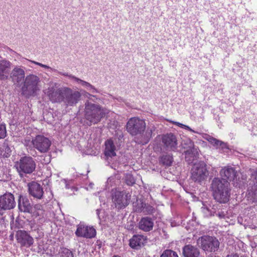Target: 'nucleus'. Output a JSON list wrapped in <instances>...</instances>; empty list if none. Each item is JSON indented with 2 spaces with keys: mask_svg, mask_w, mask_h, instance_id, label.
Returning <instances> with one entry per match:
<instances>
[{
  "mask_svg": "<svg viewBox=\"0 0 257 257\" xmlns=\"http://www.w3.org/2000/svg\"><path fill=\"white\" fill-rule=\"evenodd\" d=\"M126 130L132 136H137L136 142L138 144H147L152 136V133L155 130L153 124L146 126L144 119L138 117L131 118L126 123Z\"/></svg>",
  "mask_w": 257,
  "mask_h": 257,
  "instance_id": "obj_1",
  "label": "nucleus"
},
{
  "mask_svg": "<svg viewBox=\"0 0 257 257\" xmlns=\"http://www.w3.org/2000/svg\"><path fill=\"white\" fill-rule=\"evenodd\" d=\"M47 95L53 103H64L66 106L75 105L81 99V94L77 90L67 86L55 88L49 87L47 91Z\"/></svg>",
  "mask_w": 257,
  "mask_h": 257,
  "instance_id": "obj_2",
  "label": "nucleus"
},
{
  "mask_svg": "<svg viewBox=\"0 0 257 257\" xmlns=\"http://www.w3.org/2000/svg\"><path fill=\"white\" fill-rule=\"evenodd\" d=\"M106 112V109L100 105L86 101L84 108L85 123L88 126L97 123L104 117Z\"/></svg>",
  "mask_w": 257,
  "mask_h": 257,
  "instance_id": "obj_3",
  "label": "nucleus"
},
{
  "mask_svg": "<svg viewBox=\"0 0 257 257\" xmlns=\"http://www.w3.org/2000/svg\"><path fill=\"white\" fill-rule=\"evenodd\" d=\"M229 183L222 179L215 178L212 182V189L215 200L220 203H226L229 199Z\"/></svg>",
  "mask_w": 257,
  "mask_h": 257,
  "instance_id": "obj_4",
  "label": "nucleus"
},
{
  "mask_svg": "<svg viewBox=\"0 0 257 257\" xmlns=\"http://www.w3.org/2000/svg\"><path fill=\"white\" fill-rule=\"evenodd\" d=\"M27 63H26L25 64L29 67L31 68H33V67L30 64H34L35 65H38L42 68H44L48 70L50 72H55L58 73V74L66 76L68 77L70 79L73 80L74 81L76 82L78 84H81V85L84 88H85L87 91H89L91 93H99V91L92 85H91L90 83H89L88 82H86L85 81H84L83 80H81L75 76L69 74L67 72H63L61 71H58L57 70H56L55 68H53L52 67H49L48 65L43 64L41 63L33 61V60H30L27 59Z\"/></svg>",
  "mask_w": 257,
  "mask_h": 257,
  "instance_id": "obj_5",
  "label": "nucleus"
},
{
  "mask_svg": "<svg viewBox=\"0 0 257 257\" xmlns=\"http://www.w3.org/2000/svg\"><path fill=\"white\" fill-rule=\"evenodd\" d=\"M40 78L35 74L28 75L24 81L22 88L23 93L25 95H32L34 94L39 90L38 84Z\"/></svg>",
  "mask_w": 257,
  "mask_h": 257,
  "instance_id": "obj_6",
  "label": "nucleus"
},
{
  "mask_svg": "<svg viewBox=\"0 0 257 257\" xmlns=\"http://www.w3.org/2000/svg\"><path fill=\"white\" fill-rule=\"evenodd\" d=\"M197 243L202 249L208 252L216 251L220 244L216 237L209 235H204L199 237Z\"/></svg>",
  "mask_w": 257,
  "mask_h": 257,
  "instance_id": "obj_7",
  "label": "nucleus"
},
{
  "mask_svg": "<svg viewBox=\"0 0 257 257\" xmlns=\"http://www.w3.org/2000/svg\"><path fill=\"white\" fill-rule=\"evenodd\" d=\"M15 167L20 175L22 173L31 174L36 168V163L31 157L25 156L16 163Z\"/></svg>",
  "mask_w": 257,
  "mask_h": 257,
  "instance_id": "obj_8",
  "label": "nucleus"
},
{
  "mask_svg": "<svg viewBox=\"0 0 257 257\" xmlns=\"http://www.w3.org/2000/svg\"><path fill=\"white\" fill-rule=\"evenodd\" d=\"M208 175L206 164L200 161L194 164L191 169V178L195 182H201L204 180Z\"/></svg>",
  "mask_w": 257,
  "mask_h": 257,
  "instance_id": "obj_9",
  "label": "nucleus"
},
{
  "mask_svg": "<svg viewBox=\"0 0 257 257\" xmlns=\"http://www.w3.org/2000/svg\"><path fill=\"white\" fill-rule=\"evenodd\" d=\"M131 195L125 191H115L112 195V200L118 209L125 208L129 204Z\"/></svg>",
  "mask_w": 257,
  "mask_h": 257,
  "instance_id": "obj_10",
  "label": "nucleus"
},
{
  "mask_svg": "<svg viewBox=\"0 0 257 257\" xmlns=\"http://www.w3.org/2000/svg\"><path fill=\"white\" fill-rule=\"evenodd\" d=\"M220 174L222 177L221 179L227 181L228 182L232 181L234 183H236V186H240L241 182L243 183V182L240 179L239 177H238V173L237 171L232 167H224L221 170Z\"/></svg>",
  "mask_w": 257,
  "mask_h": 257,
  "instance_id": "obj_11",
  "label": "nucleus"
},
{
  "mask_svg": "<svg viewBox=\"0 0 257 257\" xmlns=\"http://www.w3.org/2000/svg\"><path fill=\"white\" fill-rule=\"evenodd\" d=\"M33 148L39 152H47L51 145V141L43 135H39L33 139Z\"/></svg>",
  "mask_w": 257,
  "mask_h": 257,
  "instance_id": "obj_12",
  "label": "nucleus"
},
{
  "mask_svg": "<svg viewBox=\"0 0 257 257\" xmlns=\"http://www.w3.org/2000/svg\"><path fill=\"white\" fill-rule=\"evenodd\" d=\"M14 196L11 193H6L0 196V215L5 211L13 209L16 206Z\"/></svg>",
  "mask_w": 257,
  "mask_h": 257,
  "instance_id": "obj_13",
  "label": "nucleus"
},
{
  "mask_svg": "<svg viewBox=\"0 0 257 257\" xmlns=\"http://www.w3.org/2000/svg\"><path fill=\"white\" fill-rule=\"evenodd\" d=\"M162 145L168 151H176L178 149V141L175 135L172 133L163 135L161 138Z\"/></svg>",
  "mask_w": 257,
  "mask_h": 257,
  "instance_id": "obj_14",
  "label": "nucleus"
},
{
  "mask_svg": "<svg viewBox=\"0 0 257 257\" xmlns=\"http://www.w3.org/2000/svg\"><path fill=\"white\" fill-rule=\"evenodd\" d=\"M9 76L15 85L20 86L26 78L24 67L19 66H15L11 71Z\"/></svg>",
  "mask_w": 257,
  "mask_h": 257,
  "instance_id": "obj_15",
  "label": "nucleus"
},
{
  "mask_svg": "<svg viewBox=\"0 0 257 257\" xmlns=\"http://www.w3.org/2000/svg\"><path fill=\"white\" fill-rule=\"evenodd\" d=\"M16 237L18 243H20L22 246L28 247L33 243V237L25 230H18Z\"/></svg>",
  "mask_w": 257,
  "mask_h": 257,
  "instance_id": "obj_16",
  "label": "nucleus"
},
{
  "mask_svg": "<svg viewBox=\"0 0 257 257\" xmlns=\"http://www.w3.org/2000/svg\"><path fill=\"white\" fill-rule=\"evenodd\" d=\"M75 234L78 237L91 238L96 235V230L92 226L80 224L77 226Z\"/></svg>",
  "mask_w": 257,
  "mask_h": 257,
  "instance_id": "obj_17",
  "label": "nucleus"
},
{
  "mask_svg": "<svg viewBox=\"0 0 257 257\" xmlns=\"http://www.w3.org/2000/svg\"><path fill=\"white\" fill-rule=\"evenodd\" d=\"M12 63L5 58L0 60V80H5L11 73Z\"/></svg>",
  "mask_w": 257,
  "mask_h": 257,
  "instance_id": "obj_18",
  "label": "nucleus"
},
{
  "mask_svg": "<svg viewBox=\"0 0 257 257\" xmlns=\"http://www.w3.org/2000/svg\"><path fill=\"white\" fill-rule=\"evenodd\" d=\"M28 190L30 194L33 197L41 199L43 196L44 191L43 188L35 182H32L28 184Z\"/></svg>",
  "mask_w": 257,
  "mask_h": 257,
  "instance_id": "obj_19",
  "label": "nucleus"
},
{
  "mask_svg": "<svg viewBox=\"0 0 257 257\" xmlns=\"http://www.w3.org/2000/svg\"><path fill=\"white\" fill-rule=\"evenodd\" d=\"M154 225V220L149 217L141 218L138 224L139 228L145 232L152 230Z\"/></svg>",
  "mask_w": 257,
  "mask_h": 257,
  "instance_id": "obj_20",
  "label": "nucleus"
},
{
  "mask_svg": "<svg viewBox=\"0 0 257 257\" xmlns=\"http://www.w3.org/2000/svg\"><path fill=\"white\" fill-rule=\"evenodd\" d=\"M146 239L147 237L144 235H134L130 240V245L133 248L137 249L144 245Z\"/></svg>",
  "mask_w": 257,
  "mask_h": 257,
  "instance_id": "obj_21",
  "label": "nucleus"
},
{
  "mask_svg": "<svg viewBox=\"0 0 257 257\" xmlns=\"http://www.w3.org/2000/svg\"><path fill=\"white\" fill-rule=\"evenodd\" d=\"M183 254L184 257H199L200 251L196 247L188 244L183 248Z\"/></svg>",
  "mask_w": 257,
  "mask_h": 257,
  "instance_id": "obj_22",
  "label": "nucleus"
},
{
  "mask_svg": "<svg viewBox=\"0 0 257 257\" xmlns=\"http://www.w3.org/2000/svg\"><path fill=\"white\" fill-rule=\"evenodd\" d=\"M105 146L104 154L107 158L116 156V147L111 139H108L105 141Z\"/></svg>",
  "mask_w": 257,
  "mask_h": 257,
  "instance_id": "obj_23",
  "label": "nucleus"
},
{
  "mask_svg": "<svg viewBox=\"0 0 257 257\" xmlns=\"http://www.w3.org/2000/svg\"><path fill=\"white\" fill-rule=\"evenodd\" d=\"M18 207L21 211L28 213L33 212L32 207L31 206L29 200L27 198L22 196L20 197Z\"/></svg>",
  "mask_w": 257,
  "mask_h": 257,
  "instance_id": "obj_24",
  "label": "nucleus"
},
{
  "mask_svg": "<svg viewBox=\"0 0 257 257\" xmlns=\"http://www.w3.org/2000/svg\"><path fill=\"white\" fill-rule=\"evenodd\" d=\"M185 159L189 162H192L196 159L199 156V150L198 148L193 147L185 152Z\"/></svg>",
  "mask_w": 257,
  "mask_h": 257,
  "instance_id": "obj_25",
  "label": "nucleus"
},
{
  "mask_svg": "<svg viewBox=\"0 0 257 257\" xmlns=\"http://www.w3.org/2000/svg\"><path fill=\"white\" fill-rule=\"evenodd\" d=\"M204 138L217 149L220 148L224 149L226 148V144L224 142L217 140L210 136L206 135Z\"/></svg>",
  "mask_w": 257,
  "mask_h": 257,
  "instance_id": "obj_26",
  "label": "nucleus"
},
{
  "mask_svg": "<svg viewBox=\"0 0 257 257\" xmlns=\"http://www.w3.org/2000/svg\"><path fill=\"white\" fill-rule=\"evenodd\" d=\"M247 197L252 202H257V184H254L247 190Z\"/></svg>",
  "mask_w": 257,
  "mask_h": 257,
  "instance_id": "obj_27",
  "label": "nucleus"
},
{
  "mask_svg": "<svg viewBox=\"0 0 257 257\" xmlns=\"http://www.w3.org/2000/svg\"><path fill=\"white\" fill-rule=\"evenodd\" d=\"M11 154V150L8 143H5L0 146V158H8Z\"/></svg>",
  "mask_w": 257,
  "mask_h": 257,
  "instance_id": "obj_28",
  "label": "nucleus"
},
{
  "mask_svg": "<svg viewBox=\"0 0 257 257\" xmlns=\"http://www.w3.org/2000/svg\"><path fill=\"white\" fill-rule=\"evenodd\" d=\"M173 156L172 155L166 154L163 155L160 160V162L164 165L170 166L173 162Z\"/></svg>",
  "mask_w": 257,
  "mask_h": 257,
  "instance_id": "obj_29",
  "label": "nucleus"
},
{
  "mask_svg": "<svg viewBox=\"0 0 257 257\" xmlns=\"http://www.w3.org/2000/svg\"><path fill=\"white\" fill-rule=\"evenodd\" d=\"M33 212H31V213L33 214L34 216H43L44 214V211L43 207L41 205L36 204L34 207H32Z\"/></svg>",
  "mask_w": 257,
  "mask_h": 257,
  "instance_id": "obj_30",
  "label": "nucleus"
},
{
  "mask_svg": "<svg viewBox=\"0 0 257 257\" xmlns=\"http://www.w3.org/2000/svg\"><path fill=\"white\" fill-rule=\"evenodd\" d=\"M202 212L206 217L212 216L209 203L205 204L203 203V206L201 208Z\"/></svg>",
  "mask_w": 257,
  "mask_h": 257,
  "instance_id": "obj_31",
  "label": "nucleus"
},
{
  "mask_svg": "<svg viewBox=\"0 0 257 257\" xmlns=\"http://www.w3.org/2000/svg\"><path fill=\"white\" fill-rule=\"evenodd\" d=\"M145 204V203H143L141 201H138L137 202L134 203V210L137 212H143Z\"/></svg>",
  "mask_w": 257,
  "mask_h": 257,
  "instance_id": "obj_32",
  "label": "nucleus"
},
{
  "mask_svg": "<svg viewBox=\"0 0 257 257\" xmlns=\"http://www.w3.org/2000/svg\"><path fill=\"white\" fill-rule=\"evenodd\" d=\"M160 257H178L177 253L171 249H166L161 255Z\"/></svg>",
  "mask_w": 257,
  "mask_h": 257,
  "instance_id": "obj_33",
  "label": "nucleus"
},
{
  "mask_svg": "<svg viewBox=\"0 0 257 257\" xmlns=\"http://www.w3.org/2000/svg\"><path fill=\"white\" fill-rule=\"evenodd\" d=\"M124 179L127 185L132 186L135 183V179L133 175L130 173L125 174Z\"/></svg>",
  "mask_w": 257,
  "mask_h": 257,
  "instance_id": "obj_34",
  "label": "nucleus"
},
{
  "mask_svg": "<svg viewBox=\"0 0 257 257\" xmlns=\"http://www.w3.org/2000/svg\"><path fill=\"white\" fill-rule=\"evenodd\" d=\"M59 253L61 257H73L71 251L66 248H61Z\"/></svg>",
  "mask_w": 257,
  "mask_h": 257,
  "instance_id": "obj_35",
  "label": "nucleus"
},
{
  "mask_svg": "<svg viewBox=\"0 0 257 257\" xmlns=\"http://www.w3.org/2000/svg\"><path fill=\"white\" fill-rule=\"evenodd\" d=\"M155 208L149 204H145L143 213L145 214H152L155 212Z\"/></svg>",
  "mask_w": 257,
  "mask_h": 257,
  "instance_id": "obj_36",
  "label": "nucleus"
},
{
  "mask_svg": "<svg viewBox=\"0 0 257 257\" xmlns=\"http://www.w3.org/2000/svg\"><path fill=\"white\" fill-rule=\"evenodd\" d=\"M209 205L211 208L212 215L213 216L214 215L215 213H216L217 210L220 208V206L219 204L217 202L210 203H209Z\"/></svg>",
  "mask_w": 257,
  "mask_h": 257,
  "instance_id": "obj_37",
  "label": "nucleus"
},
{
  "mask_svg": "<svg viewBox=\"0 0 257 257\" xmlns=\"http://www.w3.org/2000/svg\"><path fill=\"white\" fill-rule=\"evenodd\" d=\"M254 184H257V169H252L250 170V179Z\"/></svg>",
  "mask_w": 257,
  "mask_h": 257,
  "instance_id": "obj_38",
  "label": "nucleus"
},
{
  "mask_svg": "<svg viewBox=\"0 0 257 257\" xmlns=\"http://www.w3.org/2000/svg\"><path fill=\"white\" fill-rule=\"evenodd\" d=\"M173 124H176V125H178L179 126V127H181V128H184L185 130H187L190 132H193V133H197L196 132L194 131V130H193L192 128H191L188 125H185L183 123H180L179 122H177V121H171Z\"/></svg>",
  "mask_w": 257,
  "mask_h": 257,
  "instance_id": "obj_39",
  "label": "nucleus"
},
{
  "mask_svg": "<svg viewBox=\"0 0 257 257\" xmlns=\"http://www.w3.org/2000/svg\"><path fill=\"white\" fill-rule=\"evenodd\" d=\"M6 125L4 124H0V138H4L6 136Z\"/></svg>",
  "mask_w": 257,
  "mask_h": 257,
  "instance_id": "obj_40",
  "label": "nucleus"
},
{
  "mask_svg": "<svg viewBox=\"0 0 257 257\" xmlns=\"http://www.w3.org/2000/svg\"><path fill=\"white\" fill-rule=\"evenodd\" d=\"M25 146L29 148H33V139L30 140V139H25L23 142Z\"/></svg>",
  "mask_w": 257,
  "mask_h": 257,
  "instance_id": "obj_41",
  "label": "nucleus"
},
{
  "mask_svg": "<svg viewBox=\"0 0 257 257\" xmlns=\"http://www.w3.org/2000/svg\"><path fill=\"white\" fill-rule=\"evenodd\" d=\"M87 97L90 100H92L93 101H94V99H93V98L97 99L95 95L90 94V93H87Z\"/></svg>",
  "mask_w": 257,
  "mask_h": 257,
  "instance_id": "obj_42",
  "label": "nucleus"
},
{
  "mask_svg": "<svg viewBox=\"0 0 257 257\" xmlns=\"http://www.w3.org/2000/svg\"><path fill=\"white\" fill-rule=\"evenodd\" d=\"M216 215L220 218H224L225 217V214L223 212H219L218 213L216 214Z\"/></svg>",
  "mask_w": 257,
  "mask_h": 257,
  "instance_id": "obj_43",
  "label": "nucleus"
},
{
  "mask_svg": "<svg viewBox=\"0 0 257 257\" xmlns=\"http://www.w3.org/2000/svg\"><path fill=\"white\" fill-rule=\"evenodd\" d=\"M227 257H241V256H239V255H238L236 253H233V254L227 255Z\"/></svg>",
  "mask_w": 257,
  "mask_h": 257,
  "instance_id": "obj_44",
  "label": "nucleus"
},
{
  "mask_svg": "<svg viewBox=\"0 0 257 257\" xmlns=\"http://www.w3.org/2000/svg\"><path fill=\"white\" fill-rule=\"evenodd\" d=\"M101 210L100 209H97L96 210V214H97V215L98 216V217L99 219H100V217L99 216V213H100V212Z\"/></svg>",
  "mask_w": 257,
  "mask_h": 257,
  "instance_id": "obj_45",
  "label": "nucleus"
},
{
  "mask_svg": "<svg viewBox=\"0 0 257 257\" xmlns=\"http://www.w3.org/2000/svg\"><path fill=\"white\" fill-rule=\"evenodd\" d=\"M246 179V175L244 176V175H242V180H245Z\"/></svg>",
  "mask_w": 257,
  "mask_h": 257,
  "instance_id": "obj_46",
  "label": "nucleus"
},
{
  "mask_svg": "<svg viewBox=\"0 0 257 257\" xmlns=\"http://www.w3.org/2000/svg\"><path fill=\"white\" fill-rule=\"evenodd\" d=\"M56 85H57V83H54V86H55V87H56Z\"/></svg>",
  "mask_w": 257,
  "mask_h": 257,
  "instance_id": "obj_47",
  "label": "nucleus"
}]
</instances>
